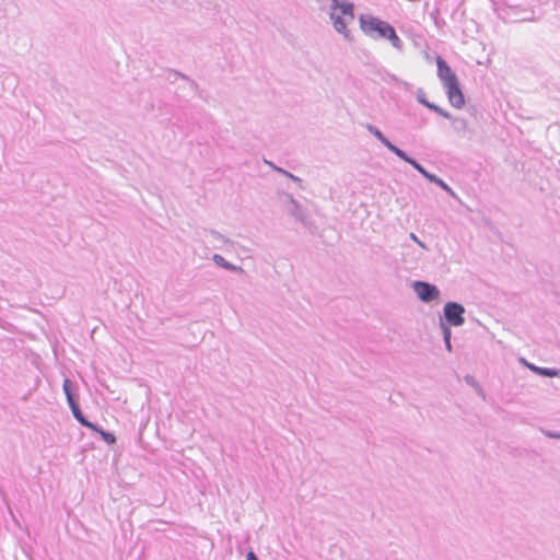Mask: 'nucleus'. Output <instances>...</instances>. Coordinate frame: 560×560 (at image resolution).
Listing matches in <instances>:
<instances>
[{"mask_svg":"<svg viewBox=\"0 0 560 560\" xmlns=\"http://www.w3.org/2000/svg\"><path fill=\"white\" fill-rule=\"evenodd\" d=\"M170 71H171V72H172L176 78H180V79H183V80H189V77H188V75H186L185 73H182V72H180V71H178V70H174V69H172V70H170Z\"/></svg>","mask_w":560,"mask_h":560,"instance_id":"31","label":"nucleus"},{"mask_svg":"<svg viewBox=\"0 0 560 560\" xmlns=\"http://www.w3.org/2000/svg\"><path fill=\"white\" fill-rule=\"evenodd\" d=\"M411 288L416 293L419 301L422 303H431L438 301L441 296V291L438 285L423 280H415Z\"/></svg>","mask_w":560,"mask_h":560,"instance_id":"6","label":"nucleus"},{"mask_svg":"<svg viewBox=\"0 0 560 560\" xmlns=\"http://www.w3.org/2000/svg\"><path fill=\"white\" fill-rule=\"evenodd\" d=\"M430 16L431 19L433 20L434 24L438 26V27H442L445 25V21L443 19L440 18V9L439 8H434L431 12H430Z\"/></svg>","mask_w":560,"mask_h":560,"instance_id":"22","label":"nucleus"},{"mask_svg":"<svg viewBox=\"0 0 560 560\" xmlns=\"http://www.w3.org/2000/svg\"><path fill=\"white\" fill-rule=\"evenodd\" d=\"M291 217H293L296 221L301 222L304 228L313 232V228H315L314 221L307 214V211L301 206L298 201L296 203L288 207L285 210Z\"/></svg>","mask_w":560,"mask_h":560,"instance_id":"7","label":"nucleus"},{"mask_svg":"<svg viewBox=\"0 0 560 560\" xmlns=\"http://www.w3.org/2000/svg\"><path fill=\"white\" fill-rule=\"evenodd\" d=\"M429 110L436 113L438 115L442 116L446 119H452V114L441 106L436 105L435 103L429 102V106H425Z\"/></svg>","mask_w":560,"mask_h":560,"instance_id":"20","label":"nucleus"},{"mask_svg":"<svg viewBox=\"0 0 560 560\" xmlns=\"http://www.w3.org/2000/svg\"><path fill=\"white\" fill-rule=\"evenodd\" d=\"M280 196L284 198L285 209L298 202L292 194L281 192Z\"/></svg>","mask_w":560,"mask_h":560,"instance_id":"26","label":"nucleus"},{"mask_svg":"<svg viewBox=\"0 0 560 560\" xmlns=\"http://www.w3.org/2000/svg\"><path fill=\"white\" fill-rule=\"evenodd\" d=\"M397 158H399L400 160H402L404 162L408 163L409 165H411L419 174H424V171L427 170L425 167L422 166V164H420L415 158H412L411 155H409L406 151H404L402 149L398 148L397 151L394 153Z\"/></svg>","mask_w":560,"mask_h":560,"instance_id":"11","label":"nucleus"},{"mask_svg":"<svg viewBox=\"0 0 560 560\" xmlns=\"http://www.w3.org/2000/svg\"><path fill=\"white\" fill-rule=\"evenodd\" d=\"M62 389L69 407L80 404L79 394L77 393V383L72 382L69 377H65L62 383Z\"/></svg>","mask_w":560,"mask_h":560,"instance_id":"8","label":"nucleus"},{"mask_svg":"<svg viewBox=\"0 0 560 560\" xmlns=\"http://www.w3.org/2000/svg\"><path fill=\"white\" fill-rule=\"evenodd\" d=\"M429 110L436 113L438 115L442 116L446 119H452V114L441 106L436 105L435 103L429 102V106H425Z\"/></svg>","mask_w":560,"mask_h":560,"instance_id":"19","label":"nucleus"},{"mask_svg":"<svg viewBox=\"0 0 560 560\" xmlns=\"http://www.w3.org/2000/svg\"><path fill=\"white\" fill-rule=\"evenodd\" d=\"M465 307L463 304L450 301L443 306V315L440 316V322L447 324L448 326L458 327L465 323Z\"/></svg>","mask_w":560,"mask_h":560,"instance_id":"5","label":"nucleus"},{"mask_svg":"<svg viewBox=\"0 0 560 560\" xmlns=\"http://www.w3.org/2000/svg\"><path fill=\"white\" fill-rule=\"evenodd\" d=\"M359 25L363 34L374 40L384 39L390 26L387 21L368 13L359 15Z\"/></svg>","mask_w":560,"mask_h":560,"instance_id":"4","label":"nucleus"},{"mask_svg":"<svg viewBox=\"0 0 560 560\" xmlns=\"http://www.w3.org/2000/svg\"><path fill=\"white\" fill-rule=\"evenodd\" d=\"M416 98H417V101H418L421 105H423L424 107H425V106H429V102H430V101L427 98V96H425V93H424L423 89L419 88V89L417 90V92H416Z\"/></svg>","mask_w":560,"mask_h":560,"instance_id":"25","label":"nucleus"},{"mask_svg":"<svg viewBox=\"0 0 560 560\" xmlns=\"http://www.w3.org/2000/svg\"><path fill=\"white\" fill-rule=\"evenodd\" d=\"M409 238L411 241H413L418 246H420L421 248L425 249V250H429V247L413 233L411 232L409 234Z\"/></svg>","mask_w":560,"mask_h":560,"instance_id":"28","label":"nucleus"},{"mask_svg":"<svg viewBox=\"0 0 560 560\" xmlns=\"http://www.w3.org/2000/svg\"><path fill=\"white\" fill-rule=\"evenodd\" d=\"M329 19L335 31L341 34L345 40L352 43L354 37L348 25L355 19V4L349 0H330Z\"/></svg>","mask_w":560,"mask_h":560,"instance_id":"2","label":"nucleus"},{"mask_svg":"<svg viewBox=\"0 0 560 560\" xmlns=\"http://www.w3.org/2000/svg\"><path fill=\"white\" fill-rule=\"evenodd\" d=\"M276 172L282 174L283 176H285L287 178H290L291 180L299 184V186L302 188V183L303 180L295 176L294 174L290 173L289 171L284 170V168H276Z\"/></svg>","mask_w":560,"mask_h":560,"instance_id":"23","label":"nucleus"},{"mask_svg":"<svg viewBox=\"0 0 560 560\" xmlns=\"http://www.w3.org/2000/svg\"><path fill=\"white\" fill-rule=\"evenodd\" d=\"M365 128L368 129V131L371 135H373L393 154L399 148L396 144H394L376 126H374L372 124H366Z\"/></svg>","mask_w":560,"mask_h":560,"instance_id":"10","label":"nucleus"},{"mask_svg":"<svg viewBox=\"0 0 560 560\" xmlns=\"http://www.w3.org/2000/svg\"><path fill=\"white\" fill-rule=\"evenodd\" d=\"M498 16L505 23L535 21V11L527 0H502L495 8Z\"/></svg>","mask_w":560,"mask_h":560,"instance_id":"3","label":"nucleus"},{"mask_svg":"<svg viewBox=\"0 0 560 560\" xmlns=\"http://www.w3.org/2000/svg\"><path fill=\"white\" fill-rule=\"evenodd\" d=\"M70 410H71V413L73 416V418L84 428L89 429V428H92V421H90L85 415L83 413L81 407H80V404H77L72 407H69Z\"/></svg>","mask_w":560,"mask_h":560,"instance_id":"14","label":"nucleus"},{"mask_svg":"<svg viewBox=\"0 0 560 560\" xmlns=\"http://www.w3.org/2000/svg\"><path fill=\"white\" fill-rule=\"evenodd\" d=\"M541 432L544 433L545 436H547L549 439L560 440V432H556V431H551V430H547V429H541Z\"/></svg>","mask_w":560,"mask_h":560,"instance_id":"29","label":"nucleus"},{"mask_svg":"<svg viewBox=\"0 0 560 560\" xmlns=\"http://www.w3.org/2000/svg\"><path fill=\"white\" fill-rule=\"evenodd\" d=\"M211 259L218 267L223 268L225 270L238 272V273L245 272L241 266H235V265L231 264L220 254H213Z\"/></svg>","mask_w":560,"mask_h":560,"instance_id":"12","label":"nucleus"},{"mask_svg":"<svg viewBox=\"0 0 560 560\" xmlns=\"http://www.w3.org/2000/svg\"><path fill=\"white\" fill-rule=\"evenodd\" d=\"M452 126L457 133H465L469 130L468 121L464 117H453Z\"/></svg>","mask_w":560,"mask_h":560,"instance_id":"17","label":"nucleus"},{"mask_svg":"<svg viewBox=\"0 0 560 560\" xmlns=\"http://www.w3.org/2000/svg\"><path fill=\"white\" fill-rule=\"evenodd\" d=\"M269 165L272 167V170L276 171V168H280L279 166H276L273 163H269Z\"/></svg>","mask_w":560,"mask_h":560,"instance_id":"35","label":"nucleus"},{"mask_svg":"<svg viewBox=\"0 0 560 560\" xmlns=\"http://www.w3.org/2000/svg\"><path fill=\"white\" fill-rule=\"evenodd\" d=\"M520 361L523 365L528 368L532 372L535 374L541 376V377H556L560 375V370L556 368H541L537 366L534 363L528 362L526 359L521 358Z\"/></svg>","mask_w":560,"mask_h":560,"instance_id":"9","label":"nucleus"},{"mask_svg":"<svg viewBox=\"0 0 560 560\" xmlns=\"http://www.w3.org/2000/svg\"><path fill=\"white\" fill-rule=\"evenodd\" d=\"M436 68L438 77L445 89V93L451 105L458 109L463 108L466 105V97L457 74L441 56H438L436 58Z\"/></svg>","mask_w":560,"mask_h":560,"instance_id":"1","label":"nucleus"},{"mask_svg":"<svg viewBox=\"0 0 560 560\" xmlns=\"http://www.w3.org/2000/svg\"><path fill=\"white\" fill-rule=\"evenodd\" d=\"M452 326H448L447 324H444L440 322V328L442 331L443 341L445 340H452Z\"/></svg>","mask_w":560,"mask_h":560,"instance_id":"24","label":"nucleus"},{"mask_svg":"<svg viewBox=\"0 0 560 560\" xmlns=\"http://www.w3.org/2000/svg\"><path fill=\"white\" fill-rule=\"evenodd\" d=\"M209 233L215 238V240H219V241H222L223 243H229L230 240H228L224 235H222L219 231H215V230H209Z\"/></svg>","mask_w":560,"mask_h":560,"instance_id":"30","label":"nucleus"},{"mask_svg":"<svg viewBox=\"0 0 560 560\" xmlns=\"http://www.w3.org/2000/svg\"><path fill=\"white\" fill-rule=\"evenodd\" d=\"M246 560H259L258 556L255 553V551L250 548L246 553Z\"/></svg>","mask_w":560,"mask_h":560,"instance_id":"32","label":"nucleus"},{"mask_svg":"<svg viewBox=\"0 0 560 560\" xmlns=\"http://www.w3.org/2000/svg\"><path fill=\"white\" fill-rule=\"evenodd\" d=\"M188 82V84L190 85L191 89H194L195 91L199 92V85L198 83L192 80L191 78H189V80H186Z\"/></svg>","mask_w":560,"mask_h":560,"instance_id":"33","label":"nucleus"},{"mask_svg":"<svg viewBox=\"0 0 560 560\" xmlns=\"http://www.w3.org/2000/svg\"><path fill=\"white\" fill-rule=\"evenodd\" d=\"M383 40H388L393 45V47H395L396 49H398L400 51L404 48V43L397 35V32L392 24H390V26L386 33V36L384 37Z\"/></svg>","mask_w":560,"mask_h":560,"instance_id":"15","label":"nucleus"},{"mask_svg":"<svg viewBox=\"0 0 560 560\" xmlns=\"http://www.w3.org/2000/svg\"><path fill=\"white\" fill-rule=\"evenodd\" d=\"M422 176L430 183L432 184H438L441 179V177H439L438 175L429 172L428 170L424 171V174H422Z\"/></svg>","mask_w":560,"mask_h":560,"instance_id":"27","label":"nucleus"},{"mask_svg":"<svg viewBox=\"0 0 560 560\" xmlns=\"http://www.w3.org/2000/svg\"><path fill=\"white\" fill-rule=\"evenodd\" d=\"M436 186H439L442 190H444L450 197H452L453 199L457 200V201H460L459 197L457 196V194L452 189V187L446 184L442 178L440 179V182L436 184Z\"/></svg>","mask_w":560,"mask_h":560,"instance_id":"21","label":"nucleus"},{"mask_svg":"<svg viewBox=\"0 0 560 560\" xmlns=\"http://www.w3.org/2000/svg\"><path fill=\"white\" fill-rule=\"evenodd\" d=\"M91 431L100 434L101 439L107 444V445H114L117 441L116 435L103 429L100 424L93 422L92 428H89Z\"/></svg>","mask_w":560,"mask_h":560,"instance_id":"13","label":"nucleus"},{"mask_svg":"<svg viewBox=\"0 0 560 560\" xmlns=\"http://www.w3.org/2000/svg\"><path fill=\"white\" fill-rule=\"evenodd\" d=\"M466 103H467L466 110L471 117H474L475 120L482 118L483 113H482V109L480 106H478L477 104H471L469 100H468V102L466 101Z\"/></svg>","mask_w":560,"mask_h":560,"instance_id":"18","label":"nucleus"},{"mask_svg":"<svg viewBox=\"0 0 560 560\" xmlns=\"http://www.w3.org/2000/svg\"><path fill=\"white\" fill-rule=\"evenodd\" d=\"M464 381L467 385L475 389L478 396H480L482 399H486V393L475 376L467 374L464 376Z\"/></svg>","mask_w":560,"mask_h":560,"instance_id":"16","label":"nucleus"},{"mask_svg":"<svg viewBox=\"0 0 560 560\" xmlns=\"http://www.w3.org/2000/svg\"><path fill=\"white\" fill-rule=\"evenodd\" d=\"M444 345H445V349H446L448 352H452V351H453L452 340H445V341H444Z\"/></svg>","mask_w":560,"mask_h":560,"instance_id":"34","label":"nucleus"}]
</instances>
